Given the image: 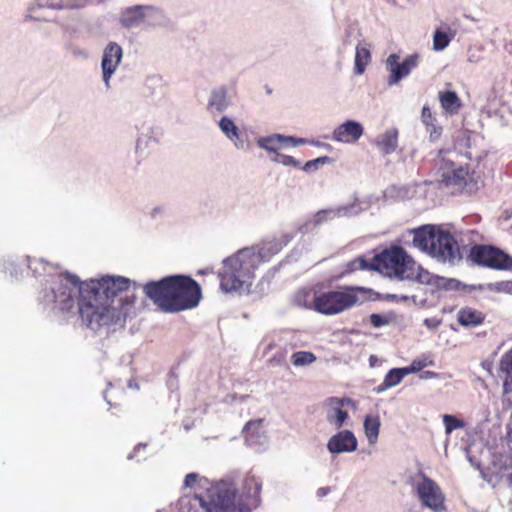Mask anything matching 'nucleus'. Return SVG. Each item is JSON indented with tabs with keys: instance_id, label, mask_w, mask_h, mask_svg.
Listing matches in <instances>:
<instances>
[{
	"instance_id": "1",
	"label": "nucleus",
	"mask_w": 512,
	"mask_h": 512,
	"mask_svg": "<svg viewBox=\"0 0 512 512\" xmlns=\"http://www.w3.org/2000/svg\"><path fill=\"white\" fill-rule=\"evenodd\" d=\"M261 482L255 476L243 480L239 493L234 482H214L204 495H194L180 500V512H251L259 505Z\"/></svg>"
},
{
	"instance_id": "2",
	"label": "nucleus",
	"mask_w": 512,
	"mask_h": 512,
	"mask_svg": "<svg viewBox=\"0 0 512 512\" xmlns=\"http://www.w3.org/2000/svg\"><path fill=\"white\" fill-rule=\"evenodd\" d=\"M130 280L117 276L84 281L80 286L78 313L88 327H101L115 323L116 309L113 299L122 291L128 290Z\"/></svg>"
},
{
	"instance_id": "3",
	"label": "nucleus",
	"mask_w": 512,
	"mask_h": 512,
	"mask_svg": "<svg viewBox=\"0 0 512 512\" xmlns=\"http://www.w3.org/2000/svg\"><path fill=\"white\" fill-rule=\"evenodd\" d=\"M145 295L163 312L177 313L198 306L201 298L200 285L186 275H172L143 286Z\"/></svg>"
},
{
	"instance_id": "4",
	"label": "nucleus",
	"mask_w": 512,
	"mask_h": 512,
	"mask_svg": "<svg viewBox=\"0 0 512 512\" xmlns=\"http://www.w3.org/2000/svg\"><path fill=\"white\" fill-rule=\"evenodd\" d=\"M372 270L398 280L429 282V273L416 266L415 261L400 246H391L375 255L370 263Z\"/></svg>"
},
{
	"instance_id": "5",
	"label": "nucleus",
	"mask_w": 512,
	"mask_h": 512,
	"mask_svg": "<svg viewBox=\"0 0 512 512\" xmlns=\"http://www.w3.org/2000/svg\"><path fill=\"white\" fill-rule=\"evenodd\" d=\"M261 261V254L254 249H243L234 256L223 261L222 271L219 273L220 288L228 292H237L252 284L254 271Z\"/></svg>"
},
{
	"instance_id": "6",
	"label": "nucleus",
	"mask_w": 512,
	"mask_h": 512,
	"mask_svg": "<svg viewBox=\"0 0 512 512\" xmlns=\"http://www.w3.org/2000/svg\"><path fill=\"white\" fill-rule=\"evenodd\" d=\"M413 245L437 260L451 265L458 264L463 258L453 235L430 225L414 230Z\"/></svg>"
},
{
	"instance_id": "7",
	"label": "nucleus",
	"mask_w": 512,
	"mask_h": 512,
	"mask_svg": "<svg viewBox=\"0 0 512 512\" xmlns=\"http://www.w3.org/2000/svg\"><path fill=\"white\" fill-rule=\"evenodd\" d=\"M368 292L363 287L345 286L338 290L315 291L309 308L324 314L336 315L360 302L359 294Z\"/></svg>"
},
{
	"instance_id": "8",
	"label": "nucleus",
	"mask_w": 512,
	"mask_h": 512,
	"mask_svg": "<svg viewBox=\"0 0 512 512\" xmlns=\"http://www.w3.org/2000/svg\"><path fill=\"white\" fill-rule=\"evenodd\" d=\"M467 260L472 264L497 271H512V256L500 248L488 244L470 247Z\"/></svg>"
},
{
	"instance_id": "9",
	"label": "nucleus",
	"mask_w": 512,
	"mask_h": 512,
	"mask_svg": "<svg viewBox=\"0 0 512 512\" xmlns=\"http://www.w3.org/2000/svg\"><path fill=\"white\" fill-rule=\"evenodd\" d=\"M438 182L441 187L448 189L453 195L472 194L479 189L475 171H470L467 167L443 171Z\"/></svg>"
},
{
	"instance_id": "10",
	"label": "nucleus",
	"mask_w": 512,
	"mask_h": 512,
	"mask_svg": "<svg viewBox=\"0 0 512 512\" xmlns=\"http://www.w3.org/2000/svg\"><path fill=\"white\" fill-rule=\"evenodd\" d=\"M83 284L79 278L68 272L59 275L52 287L56 307L63 313H69L74 308L73 295L77 290L80 294V286ZM80 297L78 298V300Z\"/></svg>"
},
{
	"instance_id": "11",
	"label": "nucleus",
	"mask_w": 512,
	"mask_h": 512,
	"mask_svg": "<svg viewBox=\"0 0 512 512\" xmlns=\"http://www.w3.org/2000/svg\"><path fill=\"white\" fill-rule=\"evenodd\" d=\"M421 481L416 484V493L422 506L435 512H441L445 507V494L433 479L424 473L419 474Z\"/></svg>"
},
{
	"instance_id": "12",
	"label": "nucleus",
	"mask_w": 512,
	"mask_h": 512,
	"mask_svg": "<svg viewBox=\"0 0 512 512\" xmlns=\"http://www.w3.org/2000/svg\"><path fill=\"white\" fill-rule=\"evenodd\" d=\"M483 476L494 487L503 480L508 485H512V456L507 454L496 456L488 472Z\"/></svg>"
},
{
	"instance_id": "13",
	"label": "nucleus",
	"mask_w": 512,
	"mask_h": 512,
	"mask_svg": "<svg viewBox=\"0 0 512 512\" xmlns=\"http://www.w3.org/2000/svg\"><path fill=\"white\" fill-rule=\"evenodd\" d=\"M398 60L399 56L396 54H391L387 58V67L391 73L388 79L389 85L399 82L418 65V55H410L402 63H398Z\"/></svg>"
},
{
	"instance_id": "14",
	"label": "nucleus",
	"mask_w": 512,
	"mask_h": 512,
	"mask_svg": "<svg viewBox=\"0 0 512 512\" xmlns=\"http://www.w3.org/2000/svg\"><path fill=\"white\" fill-rule=\"evenodd\" d=\"M364 133L361 123L347 120L338 125L332 132V140L340 143L352 144L357 142Z\"/></svg>"
},
{
	"instance_id": "15",
	"label": "nucleus",
	"mask_w": 512,
	"mask_h": 512,
	"mask_svg": "<svg viewBox=\"0 0 512 512\" xmlns=\"http://www.w3.org/2000/svg\"><path fill=\"white\" fill-rule=\"evenodd\" d=\"M326 403L329 407L326 416L327 421L335 425L336 428H341L349 417L348 412L343 407L354 405L353 401L350 398L330 397L326 400Z\"/></svg>"
},
{
	"instance_id": "16",
	"label": "nucleus",
	"mask_w": 512,
	"mask_h": 512,
	"mask_svg": "<svg viewBox=\"0 0 512 512\" xmlns=\"http://www.w3.org/2000/svg\"><path fill=\"white\" fill-rule=\"evenodd\" d=\"M122 58V48L115 42H111L104 50L102 57L103 80L109 85L112 74L117 69Z\"/></svg>"
},
{
	"instance_id": "17",
	"label": "nucleus",
	"mask_w": 512,
	"mask_h": 512,
	"mask_svg": "<svg viewBox=\"0 0 512 512\" xmlns=\"http://www.w3.org/2000/svg\"><path fill=\"white\" fill-rule=\"evenodd\" d=\"M357 445L358 442L353 432L342 430L329 439L327 449L330 453L340 454L355 451Z\"/></svg>"
},
{
	"instance_id": "18",
	"label": "nucleus",
	"mask_w": 512,
	"mask_h": 512,
	"mask_svg": "<svg viewBox=\"0 0 512 512\" xmlns=\"http://www.w3.org/2000/svg\"><path fill=\"white\" fill-rule=\"evenodd\" d=\"M456 319L460 326L472 328L482 325L486 319V315L480 310L465 306L457 312Z\"/></svg>"
},
{
	"instance_id": "19",
	"label": "nucleus",
	"mask_w": 512,
	"mask_h": 512,
	"mask_svg": "<svg viewBox=\"0 0 512 512\" xmlns=\"http://www.w3.org/2000/svg\"><path fill=\"white\" fill-rule=\"evenodd\" d=\"M499 374L503 379L504 393H512V347L500 359Z\"/></svg>"
},
{
	"instance_id": "20",
	"label": "nucleus",
	"mask_w": 512,
	"mask_h": 512,
	"mask_svg": "<svg viewBox=\"0 0 512 512\" xmlns=\"http://www.w3.org/2000/svg\"><path fill=\"white\" fill-rule=\"evenodd\" d=\"M259 146L268 150V151H276L280 144L289 143L293 146H298L306 143V139L304 138H295V137H286L279 134L262 138L259 140Z\"/></svg>"
},
{
	"instance_id": "21",
	"label": "nucleus",
	"mask_w": 512,
	"mask_h": 512,
	"mask_svg": "<svg viewBox=\"0 0 512 512\" xmlns=\"http://www.w3.org/2000/svg\"><path fill=\"white\" fill-rule=\"evenodd\" d=\"M142 9L143 6L140 5L126 8L120 17L122 26L131 28L140 24L145 17Z\"/></svg>"
},
{
	"instance_id": "22",
	"label": "nucleus",
	"mask_w": 512,
	"mask_h": 512,
	"mask_svg": "<svg viewBox=\"0 0 512 512\" xmlns=\"http://www.w3.org/2000/svg\"><path fill=\"white\" fill-rule=\"evenodd\" d=\"M398 132L395 129L387 130L383 133L376 141V145L379 147L383 154H391L397 148Z\"/></svg>"
},
{
	"instance_id": "23",
	"label": "nucleus",
	"mask_w": 512,
	"mask_h": 512,
	"mask_svg": "<svg viewBox=\"0 0 512 512\" xmlns=\"http://www.w3.org/2000/svg\"><path fill=\"white\" fill-rule=\"evenodd\" d=\"M371 61L370 49L367 45L358 44L356 47L354 73L361 75Z\"/></svg>"
},
{
	"instance_id": "24",
	"label": "nucleus",
	"mask_w": 512,
	"mask_h": 512,
	"mask_svg": "<svg viewBox=\"0 0 512 512\" xmlns=\"http://www.w3.org/2000/svg\"><path fill=\"white\" fill-rule=\"evenodd\" d=\"M406 373L404 367L403 368H393L387 372L384 377L382 383L376 388L377 392H383L391 387L398 385L405 376Z\"/></svg>"
},
{
	"instance_id": "25",
	"label": "nucleus",
	"mask_w": 512,
	"mask_h": 512,
	"mask_svg": "<svg viewBox=\"0 0 512 512\" xmlns=\"http://www.w3.org/2000/svg\"><path fill=\"white\" fill-rule=\"evenodd\" d=\"M439 101L442 108L449 114H456L461 107L460 98L454 91L439 92Z\"/></svg>"
},
{
	"instance_id": "26",
	"label": "nucleus",
	"mask_w": 512,
	"mask_h": 512,
	"mask_svg": "<svg viewBox=\"0 0 512 512\" xmlns=\"http://www.w3.org/2000/svg\"><path fill=\"white\" fill-rule=\"evenodd\" d=\"M421 119L424 125L426 126L427 132L430 134V138H438L441 134V127L436 126V119L433 116L430 108L426 105L423 106L422 108Z\"/></svg>"
},
{
	"instance_id": "27",
	"label": "nucleus",
	"mask_w": 512,
	"mask_h": 512,
	"mask_svg": "<svg viewBox=\"0 0 512 512\" xmlns=\"http://www.w3.org/2000/svg\"><path fill=\"white\" fill-rule=\"evenodd\" d=\"M228 106L227 94L224 88L215 89L211 93L208 103L209 108H214L218 112L224 111Z\"/></svg>"
},
{
	"instance_id": "28",
	"label": "nucleus",
	"mask_w": 512,
	"mask_h": 512,
	"mask_svg": "<svg viewBox=\"0 0 512 512\" xmlns=\"http://www.w3.org/2000/svg\"><path fill=\"white\" fill-rule=\"evenodd\" d=\"M380 420L378 417L366 416L364 420V430L370 444H374L379 435Z\"/></svg>"
},
{
	"instance_id": "29",
	"label": "nucleus",
	"mask_w": 512,
	"mask_h": 512,
	"mask_svg": "<svg viewBox=\"0 0 512 512\" xmlns=\"http://www.w3.org/2000/svg\"><path fill=\"white\" fill-rule=\"evenodd\" d=\"M316 359L315 354L310 351H298L291 356V362L296 367L312 364Z\"/></svg>"
},
{
	"instance_id": "30",
	"label": "nucleus",
	"mask_w": 512,
	"mask_h": 512,
	"mask_svg": "<svg viewBox=\"0 0 512 512\" xmlns=\"http://www.w3.org/2000/svg\"><path fill=\"white\" fill-rule=\"evenodd\" d=\"M221 131L230 139L235 140L239 138V129L235 123L228 117L224 116L219 121Z\"/></svg>"
},
{
	"instance_id": "31",
	"label": "nucleus",
	"mask_w": 512,
	"mask_h": 512,
	"mask_svg": "<svg viewBox=\"0 0 512 512\" xmlns=\"http://www.w3.org/2000/svg\"><path fill=\"white\" fill-rule=\"evenodd\" d=\"M454 34L449 35L448 33L436 30L433 36V49L436 51L444 50L453 39Z\"/></svg>"
},
{
	"instance_id": "32",
	"label": "nucleus",
	"mask_w": 512,
	"mask_h": 512,
	"mask_svg": "<svg viewBox=\"0 0 512 512\" xmlns=\"http://www.w3.org/2000/svg\"><path fill=\"white\" fill-rule=\"evenodd\" d=\"M443 423L445 426V433L447 435L451 434L456 429H463L466 426L464 421L450 414L443 415Z\"/></svg>"
},
{
	"instance_id": "33",
	"label": "nucleus",
	"mask_w": 512,
	"mask_h": 512,
	"mask_svg": "<svg viewBox=\"0 0 512 512\" xmlns=\"http://www.w3.org/2000/svg\"><path fill=\"white\" fill-rule=\"evenodd\" d=\"M358 270H372L370 263L364 257H357L345 266V273H352Z\"/></svg>"
},
{
	"instance_id": "34",
	"label": "nucleus",
	"mask_w": 512,
	"mask_h": 512,
	"mask_svg": "<svg viewBox=\"0 0 512 512\" xmlns=\"http://www.w3.org/2000/svg\"><path fill=\"white\" fill-rule=\"evenodd\" d=\"M430 364H432V361H427V359H415L412 361L410 366L404 367V369L406 373L409 375L412 373L419 372L420 370H422L423 368Z\"/></svg>"
},
{
	"instance_id": "35",
	"label": "nucleus",
	"mask_w": 512,
	"mask_h": 512,
	"mask_svg": "<svg viewBox=\"0 0 512 512\" xmlns=\"http://www.w3.org/2000/svg\"><path fill=\"white\" fill-rule=\"evenodd\" d=\"M330 161V158L328 156L319 157L310 161H307L305 165L303 166V170L305 172H311L314 170H317L319 168V165L326 164Z\"/></svg>"
},
{
	"instance_id": "36",
	"label": "nucleus",
	"mask_w": 512,
	"mask_h": 512,
	"mask_svg": "<svg viewBox=\"0 0 512 512\" xmlns=\"http://www.w3.org/2000/svg\"><path fill=\"white\" fill-rule=\"evenodd\" d=\"M378 299L387 301V302L401 303V302H407L409 300V296L405 295V294L384 293V294H379Z\"/></svg>"
},
{
	"instance_id": "37",
	"label": "nucleus",
	"mask_w": 512,
	"mask_h": 512,
	"mask_svg": "<svg viewBox=\"0 0 512 512\" xmlns=\"http://www.w3.org/2000/svg\"><path fill=\"white\" fill-rule=\"evenodd\" d=\"M389 322H390L389 318H387L384 315L376 314V313L370 315V324L373 327L378 328V327L389 324Z\"/></svg>"
},
{
	"instance_id": "38",
	"label": "nucleus",
	"mask_w": 512,
	"mask_h": 512,
	"mask_svg": "<svg viewBox=\"0 0 512 512\" xmlns=\"http://www.w3.org/2000/svg\"><path fill=\"white\" fill-rule=\"evenodd\" d=\"M277 162L285 165V166H292V167H299L300 163L297 161L294 157L284 154H278L277 155Z\"/></svg>"
},
{
	"instance_id": "39",
	"label": "nucleus",
	"mask_w": 512,
	"mask_h": 512,
	"mask_svg": "<svg viewBox=\"0 0 512 512\" xmlns=\"http://www.w3.org/2000/svg\"><path fill=\"white\" fill-rule=\"evenodd\" d=\"M489 288L491 290H495L498 292L502 291H510L512 289V281H501L494 284H489Z\"/></svg>"
},
{
	"instance_id": "40",
	"label": "nucleus",
	"mask_w": 512,
	"mask_h": 512,
	"mask_svg": "<svg viewBox=\"0 0 512 512\" xmlns=\"http://www.w3.org/2000/svg\"><path fill=\"white\" fill-rule=\"evenodd\" d=\"M262 422L263 420L262 419H259V420H250L246 423V425L244 426V429L243 431L246 432V433H258V430L261 428L262 426Z\"/></svg>"
},
{
	"instance_id": "41",
	"label": "nucleus",
	"mask_w": 512,
	"mask_h": 512,
	"mask_svg": "<svg viewBox=\"0 0 512 512\" xmlns=\"http://www.w3.org/2000/svg\"><path fill=\"white\" fill-rule=\"evenodd\" d=\"M329 213H330V211H328V210L318 211L314 216V224L319 225V224L325 222L328 219Z\"/></svg>"
},
{
	"instance_id": "42",
	"label": "nucleus",
	"mask_w": 512,
	"mask_h": 512,
	"mask_svg": "<svg viewBox=\"0 0 512 512\" xmlns=\"http://www.w3.org/2000/svg\"><path fill=\"white\" fill-rule=\"evenodd\" d=\"M198 479V475L196 473H189L185 476L184 484L187 487H192L195 485Z\"/></svg>"
},
{
	"instance_id": "43",
	"label": "nucleus",
	"mask_w": 512,
	"mask_h": 512,
	"mask_svg": "<svg viewBox=\"0 0 512 512\" xmlns=\"http://www.w3.org/2000/svg\"><path fill=\"white\" fill-rule=\"evenodd\" d=\"M145 448H146V444L139 443L138 445L135 446L133 452L130 453L127 458L134 459L136 457V453L139 452L141 449H145Z\"/></svg>"
},
{
	"instance_id": "44",
	"label": "nucleus",
	"mask_w": 512,
	"mask_h": 512,
	"mask_svg": "<svg viewBox=\"0 0 512 512\" xmlns=\"http://www.w3.org/2000/svg\"><path fill=\"white\" fill-rule=\"evenodd\" d=\"M436 377H438V373L433 372V371H424L420 375L421 379H430V378H436Z\"/></svg>"
},
{
	"instance_id": "45",
	"label": "nucleus",
	"mask_w": 512,
	"mask_h": 512,
	"mask_svg": "<svg viewBox=\"0 0 512 512\" xmlns=\"http://www.w3.org/2000/svg\"><path fill=\"white\" fill-rule=\"evenodd\" d=\"M51 8H54V9H62L63 6L61 4H55V5H50Z\"/></svg>"
}]
</instances>
